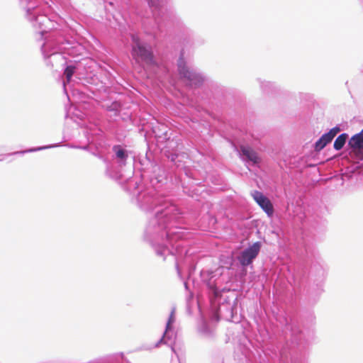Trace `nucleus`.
<instances>
[{"label": "nucleus", "mask_w": 363, "mask_h": 363, "mask_svg": "<svg viewBox=\"0 0 363 363\" xmlns=\"http://www.w3.org/2000/svg\"><path fill=\"white\" fill-rule=\"evenodd\" d=\"M184 288L186 291H189V284L186 281L184 282Z\"/></svg>", "instance_id": "29"}, {"label": "nucleus", "mask_w": 363, "mask_h": 363, "mask_svg": "<svg viewBox=\"0 0 363 363\" xmlns=\"http://www.w3.org/2000/svg\"><path fill=\"white\" fill-rule=\"evenodd\" d=\"M60 145H61V143H54V144L48 145H43V146H38V147H30V148L25 150L15 152L13 154H14V155H18V154L23 155L25 153L34 152H37V151H40V150H48V149H50V148H53V147H60Z\"/></svg>", "instance_id": "20"}, {"label": "nucleus", "mask_w": 363, "mask_h": 363, "mask_svg": "<svg viewBox=\"0 0 363 363\" xmlns=\"http://www.w3.org/2000/svg\"><path fill=\"white\" fill-rule=\"evenodd\" d=\"M321 291H322L321 289L317 288L315 289V292L314 294L315 297H313V292L310 291L309 294H308V298H313V301L315 302L317 301L318 298L319 297V296L320 295Z\"/></svg>", "instance_id": "26"}, {"label": "nucleus", "mask_w": 363, "mask_h": 363, "mask_svg": "<svg viewBox=\"0 0 363 363\" xmlns=\"http://www.w3.org/2000/svg\"><path fill=\"white\" fill-rule=\"evenodd\" d=\"M75 58L76 59L73 61H67V64L62 67V69H64L63 75L65 77V79L62 81V86L64 92L67 96H68L67 86L72 82V77L77 69V64L80 62L81 60V58H78V56H76ZM67 97L69 98V96Z\"/></svg>", "instance_id": "16"}, {"label": "nucleus", "mask_w": 363, "mask_h": 363, "mask_svg": "<svg viewBox=\"0 0 363 363\" xmlns=\"http://www.w3.org/2000/svg\"><path fill=\"white\" fill-rule=\"evenodd\" d=\"M261 247V242L257 241L242 250L237 256V259L238 260L240 266L242 268H245L252 264L253 261L258 256Z\"/></svg>", "instance_id": "12"}, {"label": "nucleus", "mask_w": 363, "mask_h": 363, "mask_svg": "<svg viewBox=\"0 0 363 363\" xmlns=\"http://www.w3.org/2000/svg\"><path fill=\"white\" fill-rule=\"evenodd\" d=\"M360 133L362 134V136H363V128L362 129V130L360 131Z\"/></svg>", "instance_id": "31"}, {"label": "nucleus", "mask_w": 363, "mask_h": 363, "mask_svg": "<svg viewBox=\"0 0 363 363\" xmlns=\"http://www.w3.org/2000/svg\"><path fill=\"white\" fill-rule=\"evenodd\" d=\"M132 194L131 201L145 212L155 211L145 226L143 240L152 247L157 256L166 260L170 257L175 263L178 275L182 277V268L186 267L189 277L196 270L197 256L190 247L191 233L180 227L182 213L166 195L154 186H147L136 178L128 182Z\"/></svg>", "instance_id": "1"}, {"label": "nucleus", "mask_w": 363, "mask_h": 363, "mask_svg": "<svg viewBox=\"0 0 363 363\" xmlns=\"http://www.w3.org/2000/svg\"><path fill=\"white\" fill-rule=\"evenodd\" d=\"M257 81L260 84V88L262 91L267 94L273 93L277 89L276 85L271 82L265 80L262 81L261 79H257Z\"/></svg>", "instance_id": "22"}, {"label": "nucleus", "mask_w": 363, "mask_h": 363, "mask_svg": "<svg viewBox=\"0 0 363 363\" xmlns=\"http://www.w3.org/2000/svg\"><path fill=\"white\" fill-rule=\"evenodd\" d=\"M177 72L180 80L188 89H197L207 84L211 86H218L217 84L210 81L208 77L199 69L191 66L184 58V50L182 49L177 62Z\"/></svg>", "instance_id": "4"}, {"label": "nucleus", "mask_w": 363, "mask_h": 363, "mask_svg": "<svg viewBox=\"0 0 363 363\" xmlns=\"http://www.w3.org/2000/svg\"><path fill=\"white\" fill-rule=\"evenodd\" d=\"M198 330L200 335L205 338L212 339L214 337V330L211 326V323L203 317L201 318Z\"/></svg>", "instance_id": "18"}, {"label": "nucleus", "mask_w": 363, "mask_h": 363, "mask_svg": "<svg viewBox=\"0 0 363 363\" xmlns=\"http://www.w3.org/2000/svg\"><path fill=\"white\" fill-rule=\"evenodd\" d=\"M112 161L109 160L111 165L112 166L113 172L119 171L121 177L116 179V181L121 179L123 177L121 169L126 166L128 161L131 159V152L129 151L125 146L122 145H114L112 147Z\"/></svg>", "instance_id": "9"}, {"label": "nucleus", "mask_w": 363, "mask_h": 363, "mask_svg": "<svg viewBox=\"0 0 363 363\" xmlns=\"http://www.w3.org/2000/svg\"><path fill=\"white\" fill-rule=\"evenodd\" d=\"M86 134L89 144L78 145L77 149L86 150L101 160L106 164V174L113 179H118L121 177V173L119 171L113 172L112 166L109 162L107 155L108 146L101 128L95 125V128H89Z\"/></svg>", "instance_id": "3"}, {"label": "nucleus", "mask_w": 363, "mask_h": 363, "mask_svg": "<svg viewBox=\"0 0 363 363\" xmlns=\"http://www.w3.org/2000/svg\"><path fill=\"white\" fill-rule=\"evenodd\" d=\"M121 106L122 105L119 101H114L110 105L106 106V110L109 112H113L114 116H117L120 114Z\"/></svg>", "instance_id": "23"}, {"label": "nucleus", "mask_w": 363, "mask_h": 363, "mask_svg": "<svg viewBox=\"0 0 363 363\" xmlns=\"http://www.w3.org/2000/svg\"><path fill=\"white\" fill-rule=\"evenodd\" d=\"M341 131V128L339 125H335L329 130V131L326 132V133L330 136V138L333 140L336 135Z\"/></svg>", "instance_id": "25"}, {"label": "nucleus", "mask_w": 363, "mask_h": 363, "mask_svg": "<svg viewBox=\"0 0 363 363\" xmlns=\"http://www.w3.org/2000/svg\"><path fill=\"white\" fill-rule=\"evenodd\" d=\"M200 277L203 283L206 285L208 298L215 297L220 291H225V288H220L219 277L211 270L202 269L200 272Z\"/></svg>", "instance_id": "11"}, {"label": "nucleus", "mask_w": 363, "mask_h": 363, "mask_svg": "<svg viewBox=\"0 0 363 363\" xmlns=\"http://www.w3.org/2000/svg\"><path fill=\"white\" fill-rule=\"evenodd\" d=\"M225 291H220L216 296L210 297L209 301L211 310L213 313V318L216 320H219L220 318H223L227 320L232 322H238V298L233 294L225 295Z\"/></svg>", "instance_id": "5"}, {"label": "nucleus", "mask_w": 363, "mask_h": 363, "mask_svg": "<svg viewBox=\"0 0 363 363\" xmlns=\"http://www.w3.org/2000/svg\"><path fill=\"white\" fill-rule=\"evenodd\" d=\"M293 277H294V281H296V280L298 279V275L297 274H294Z\"/></svg>", "instance_id": "30"}, {"label": "nucleus", "mask_w": 363, "mask_h": 363, "mask_svg": "<svg viewBox=\"0 0 363 363\" xmlns=\"http://www.w3.org/2000/svg\"><path fill=\"white\" fill-rule=\"evenodd\" d=\"M251 195L267 216L272 218L274 215V208L271 201L262 192L257 190L253 191Z\"/></svg>", "instance_id": "15"}, {"label": "nucleus", "mask_w": 363, "mask_h": 363, "mask_svg": "<svg viewBox=\"0 0 363 363\" xmlns=\"http://www.w3.org/2000/svg\"><path fill=\"white\" fill-rule=\"evenodd\" d=\"M297 255L303 261L310 262L318 277L325 276L328 266L313 242L303 240L298 245Z\"/></svg>", "instance_id": "6"}, {"label": "nucleus", "mask_w": 363, "mask_h": 363, "mask_svg": "<svg viewBox=\"0 0 363 363\" xmlns=\"http://www.w3.org/2000/svg\"><path fill=\"white\" fill-rule=\"evenodd\" d=\"M131 53L137 60H140L147 65H155L152 47H132Z\"/></svg>", "instance_id": "17"}, {"label": "nucleus", "mask_w": 363, "mask_h": 363, "mask_svg": "<svg viewBox=\"0 0 363 363\" xmlns=\"http://www.w3.org/2000/svg\"><path fill=\"white\" fill-rule=\"evenodd\" d=\"M240 158L246 164L258 167L261 160L258 154L250 146L240 145L236 149Z\"/></svg>", "instance_id": "13"}, {"label": "nucleus", "mask_w": 363, "mask_h": 363, "mask_svg": "<svg viewBox=\"0 0 363 363\" xmlns=\"http://www.w3.org/2000/svg\"><path fill=\"white\" fill-rule=\"evenodd\" d=\"M65 146L68 147L69 148H73V149H77V147H78V145H73V144H69V143L66 144Z\"/></svg>", "instance_id": "27"}, {"label": "nucleus", "mask_w": 363, "mask_h": 363, "mask_svg": "<svg viewBox=\"0 0 363 363\" xmlns=\"http://www.w3.org/2000/svg\"><path fill=\"white\" fill-rule=\"evenodd\" d=\"M152 132L155 134V137L156 138L158 143L162 142H168L169 145H171L173 141H169V130H167V127L164 124H160L157 127L152 128ZM172 147V145L167 146L166 149L162 150V154L164 157H166L170 162L172 163L173 165L177 167H180V163L182 161L179 159L180 155L178 153L177 150H169L168 147Z\"/></svg>", "instance_id": "7"}, {"label": "nucleus", "mask_w": 363, "mask_h": 363, "mask_svg": "<svg viewBox=\"0 0 363 363\" xmlns=\"http://www.w3.org/2000/svg\"><path fill=\"white\" fill-rule=\"evenodd\" d=\"M59 47H40V51L46 66L51 68L64 67L67 60L65 53L60 52Z\"/></svg>", "instance_id": "10"}, {"label": "nucleus", "mask_w": 363, "mask_h": 363, "mask_svg": "<svg viewBox=\"0 0 363 363\" xmlns=\"http://www.w3.org/2000/svg\"><path fill=\"white\" fill-rule=\"evenodd\" d=\"M76 48V47H74V46H72L70 47V48H69L67 51V53L68 55H70L71 53H72L74 52V49Z\"/></svg>", "instance_id": "28"}, {"label": "nucleus", "mask_w": 363, "mask_h": 363, "mask_svg": "<svg viewBox=\"0 0 363 363\" xmlns=\"http://www.w3.org/2000/svg\"><path fill=\"white\" fill-rule=\"evenodd\" d=\"M175 322L174 311L172 310L170 313L168 320L166 323L165 330L162 337L156 343L155 347H158L160 344H166L171 347L174 351L173 345L174 344V339H173V324Z\"/></svg>", "instance_id": "14"}, {"label": "nucleus", "mask_w": 363, "mask_h": 363, "mask_svg": "<svg viewBox=\"0 0 363 363\" xmlns=\"http://www.w3.org/2000/svg\"><path fill=\"white\" fill-rule=\"evenodd\" d=\"M332 139L330 136L326 133H323L318 140L314 143L313 148L315 152H320L323 149H324L328 144L332 142Z\"/></svg>", "instance_id": "19"}, {"label": "nucleus", "mask_w": 363, "mask_h": 363, "mask_svg": "<svg viewBox=\"0 0 363 363\" xmlns=\"http://www.w3.org/2000/svg\"><path fill=\"white\" fill-rule=\"evenodd\" d=\"M348 138L349 135L347 133H341L335 140L333 143V148L337 151L341 150L344 147Z\"/></svg>", "instance_id": "21"}, {"label": "nucleus", "mask_w": 363, "mask_h": 363, "mask_svg": "<svg viewBox=\"0 0 363 363\" xmlns=\"http://www.w3.org/2000/svg\"><path fill=\"white\" fill-rule=\"evenodd\" d=\"M184 172L185 176L187 178H189L190 179H192V180H194L196 182L198 181L196 179V172L194 170L191 169L187 168V167H184Z\"/></svg>", "instance_id": "24"}, {"label": "nucleus", "mask_w": 363, "mask_h": 363, "mask_svg": "<svg viewBox=\"0 0 363 363\" xmlns=\"http://www.w3.org/2000/svg\"><path fill=\"white\" fill-rule=\"evenodd\" d=\"M141 164L146 165L143 176L148 178L151 186L157 184H162L167 180L165 171L152 160L147 152L145 154V161L141 162Z\"/></svg>", "instance_id": "8"}, {"label": "nucleus", "mask_w": 363, "mask_h": 363, "mask_svg": "<svg viewBox=\"0 0 363 363\" xmlns=\"http://www.w3.org/2000/svg\"><path fill=\"white\" fill-rule=\"evenodd\" d=\"M290 328V341L286 340L279 350V363H309L304 352L307 347V342L303 338L302 331L296 326Z\"/></svg>", "instance_id": "2"}]
</instances>
